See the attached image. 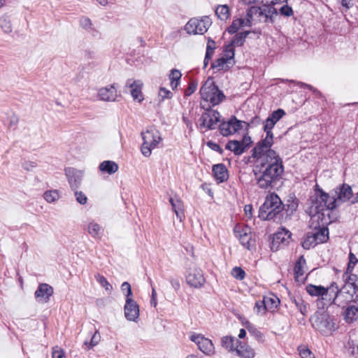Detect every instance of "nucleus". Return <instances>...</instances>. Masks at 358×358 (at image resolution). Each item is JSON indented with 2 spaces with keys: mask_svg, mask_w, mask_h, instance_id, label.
Masks as SVG:
<instances>
[{
  "mask_svg": "<svg viewBox=\"0 0 358 358\" xmlns=\"http://www.w3.org/2000/svg\"><path fill=\"white\" fill-rule=\"evenodd\" d=\"M60 197V192L57 189L47 190L43 193V199L49 203L56 202Z\"/></svg>",
  "mask_w": 358,
  "mask_h": 358,
  "instance_id": "f704fd0d",
  "label": "nucleus"
},
{
  "mask_svg": "<svg viewBox=\"0 0 358 358\" xmlns=\"http://www.w3.org/2000/svg\"><path fill=\"white\" fill-rule=\"evenodd\" d=\"M189 340L195 343L197 348L205 355L212 357L215 354V347L213 342L199 333H191Z\"/></svg>",
  "mask_w": 358,
  "mask_h": 358,
  "instance_id": "9b49d317",
  "label": "nucleus"
},
{
  "mask_svg": "<svg viewBox=\"0 0 358 358\" xmlns=\"http://www.w3.org/2000/svg\"><path fill=\"white\" fill-rule=\"evenodd\" d=\"M358 290V283L355 285H350V283H345L344 286L338 291V287L334 285V292H336L335 301L340 302L350 301L353 299L354 295Z\"/></svg>",
  "mask_w": 358,
  "mask_h": 358,
  "instance_id": "f3484780",
  "label": "nucleus"
},
{
  "mask_svg": "<svg viewBox=\"0 0 358 358\" xmlns=\"http://www.w3.org/2000/svg\"><path fill=\"white\" fill-rule=\"evenodd\" d=\"M52 358H65L63 350L57 346L52 348Z\"/></svg>",
  "mask_w": 358,
  "mask_h": 358,
  "instance_id": "4d7b16f0",
  "label": "nucleus"
},
{
  "mask_svg": "<svg viewBox=\"0 0 358 358\" xmlns=\"http://www.w3.org/2000/svg\"><path fill=\"white\" fill-rule=\"evenodd\" d=\"M306 260L303 256H301L294 266V277L297 282H302L304 280V266Z\"/></svg>",
  "mask_w": 358,
  "mask_h": 358,
  "instance_id": "c756f323",
  "label": "nucleus"
},
{
  "mask_svg": "<svg viewBox=\"0 0 358 358\" xmlns=\"http://www.w3.org/2000/svg\"><path fill=\"white\" fill-rule=\"evenodd\" d=\"M182 120L184 123L186 124L187 127L189 128L190 130H192V122L189 120V118L185 116H183Z\"/></svg>",
  "mask_w": 358,
  "mask_h": 358,
  "instance_id": "774afa93",
  "label": "nucleus"
},
{
  "mask_svg": "<svg viewBox=\"0 0 358 358\" xmlns=\"http://www.w3.org/2000/svg\"><path fill=\"white\" fill-rule=\"evenodd\" d=\"M280 13L285 17H290L293 15L292 8L288 5H284L279 10Z\"/></svg>",
  "mask_w": 358,
  "mask_h": 358,
  "instance_id": "6e6d98bb",
  "label": "nucleus"
},
{
  "mask_svg": "<svg viewBox=\"0 0 358 358\" xmlns=\"http://www.w3.org/2000/svg\"><path fill=\"white\" fill-rule=\"evenodd\" d=\"M244 211L246 216L248 218H251L252 216V207L251 205H245L244 207Z\"/></svg>",
  "mask_w": 358,
  "mask_h": 358,
  "instance_id": "338daca9",
  "label": "nucleus"
},
{
  "mask_svg": "<svg viewBox=\"0 0 358 358\" xmlns=\"http://www.w3.org/2000/svg\"><path fill=\"white\" fill-rule=\"evenodd\" d=\"M234 49L232 45H227L220 58L215 60L211 67L217 71L227 70L234 64Z\"/></svg>",
  "mask_w": 358,
  "mask_h": 358,
  "instance_id": "f8f14e48",
  "label": "nucleus"
},
{
  "mask_svg": "<svg viewBox=\"0 0 358 358\" xmlns=\"http://www.w3.org/2000/svg\"><path fill=\"white\" fill-rule=\"evenodd\" d=\"M292 233L285 228H280L275 232L271 243V249L277 251L286 247L291 241Z\"/></svg>",
  "mask_w": 358,
  "mask_h": 358,
  "instance_id": "4468645a",
  "label": "nucleus"
},
{
  "mask_svg": "<svg viewBox=\"0 0 358 358\" xmlns=\"http://www.w3.org/2000/svg\"><path fill=\"white\" fill-rule=\"evenodd\" d=\"M299 86L301 87L308 88V90L313 91V93H315L316 94H320V92L318 90H317L315 87H313V86H311L310 85H308V84H306V83H299Z\"/></svg>",
  "mask_w": 358,
  "mask_h": 358,
  "instance_id": "69168bd1",
  "label": "nucleus"
},
{
  "mask_svg": "<svg viewBox=\"0 0 358 358\" xmlns=\"http://www.w3.org/2000/svg\"><path fill=\"white\" fill-rule=\"evenodd\" d=\"M215 14L221 20H226L230 15L229 8L227 5H220L215 9Z\"/></svg>",
  "mask_w": 358,
  "mask_h": 358,
  "instance_id": "58836bf2",
  "label": "nucleus"
},
{
  "mask_svg": "<svg viewBox=\"0 0 358 358\" xmlns=\"http://www.w3.org/2000/svg\"><path fill=\"white\" fill-rule=\"evenodd\" d=\"M214 49H215V42L211 39H208V43H207V48H206V57L204 59V65L205 66L207 65L208 60L211 57L212 55L213 54Z\"/></svg>",
  "mask_w": 358,
  "mask_h": 358,
  "instance_id": "49530a36",
  "label": "nucleus"
},
{
  "mask_svg": "<svg viewBox=\"0 0 358 358\" xmlns=\"http://www.w3.org/2000/svg\"><path fill=\"white\" fill-rule=\"evenodd\" d=\"M200 94L202 99L212 106L219 104L225 98L222 92L218 89L213 79L210 78H208L203 85L200 90Z\"/></svg>",
  "mask_w": 358,
  "mask_h": 358,
  "instance_id": "6e6552de",
  "label": "nucleus"
},
{
  "mask_svg": "<svg viewBox=\"0 0 358 358\" xmlns=\"http://www.w3.org/2000/svg\"><path fill=\"white\" fill-rule=\"evenodd\" d=\"M225 148L226 149L233 152L236 155L243 154L245 149L243 142H241L239 141H230L226 145Z\"/></svg>",
  "mask_w": 358,
  "mask_h": 358,
  "instance_id": "473e14b6",
  "label": "nucleus"
},
{
  "mask_svg": "<svg viewBox=\"0 0 358 358\" xmlns=\"http://www.w3.org/2000/svg\"><path fill=\"white\" fill-rule=\"evenodd\" d=\"M275 123L270 118L267 117L264 123V131L266 134H273L272 129L274 127Z\"/></svg>",
  "mask_w": 358,
  "mask_h": 358,
  "instance_id": "5fc2aeb1",
  "label": "nucleus"
},
{
  "mask_svg": "<svg viewBox=\"0 0 358 358\" xmlns=\"http://www.w3.org/2000/svg\"><path fill=\"white\" fill-rule=\"evenodd\" d=\"M95 279L97 281V282L102 287H103L107 292H108V293L112 292L113 286L110 284V282L107 280V279L104 276H103L100 274H96V275H95Z\"/></svg>",
  "mask_w": 358,
  "mask_h": 358,
  "instance_id": "ea45409f",
  "label": "nucleus"
},
{
  "mask_svg": "<svg viewBox=\"0 0 358 358\" xmlns=\"http://www.w3.org/2000/svg\"><path fill=\"white\" fill-rule=\"evenodd\" d=\"M250 21L249 20L247 14L240 18L234 20L228 28V31L230 34H234L241 29L251 27Z\"/></svg>",
  "mask_w": 358,
  "mask_h": 358,
  "instance_id": "393cba45",
  "label": "nucleus"
},
{
  "mask_svg": "<svg viewBox=\"0 0 358 358\" xmlns=\"http://www.w3.org/2000/svg\"><path fill=\"white\" fill-rule=\"evenodd\" d=\"M79 24L83 29L87 31H92L95 30L91 20L87 17H81L79 20Z\"/></svg>",
  "mask_w": 358,
  "mask_h": 358,
  "instance_id": "c03bdc74",
  "label": "nucleus"
},
{
  "mask_svg": "<svg viewBox=\"0 0 358 358\" xmlns=\"http://www.w3.org/2000/svg\"><path fill=\"white\" fill-rule=\"evenodd\" d=\"M248 123L238 120L236 117H231L229 121L224 122L220 125V131L222 136H228L238 132L243 127L247 128Z\"/></svg>",
  "mask_w": 358,
  "mask_h": 358,
  "instance_id": "ddd939ff",
  "label": "nucleus"
},
{
  "mask_svg": "<svg viewBox=\"0 0 358 358\" xmlns=\"http://www.w3.org/2000/svg\"><path fill=\"white\" fill-rule=\"evenodd\" d=\"M321 199L319 196L315 197L314 203H310L309 207L310 214V226L314 229H318L313 235L315 238L317 244L324 243L328 240V229L327 225L331 224L335 217L331 215L329 213V209H322L317 206V201L318 199Z\"/></svg>",
  "mask_w": 358,
  "mask_h": 358,
  "instance_id": "f03ea898",
  "label": "nucleus"
},
{
  "mask_svg": "<svg viewBox=\"0 0 358 358\" xmlns=\"http://www.w3.org/2000/svg\"><path fill=\"white\" fill-rule=\"evenodd\" d=\"M75 191V197L78 203L81 205H85L87 201V198L86 195L81 191Z\"/></svg>",
  "mask_w": 358,
  "mask_h": 358,
  "instance_id": "603ef678",
  "label": "nucleus"
},
{
  "mask_svg": "<svg viewBox=\"0 0 358 358\" xmlns=\"http://www.w3.org/2000/svg\"><path fill=\"white\" fill-rule=\"evenodd\" d=\"M282 209V203L276 194L268 195L263 205L260 207L259 217L264 220L275 217Z\"/></svg>",
  "mask_w": 358,
  "mask_h": 358,
  "instance_id": "423d86ee",
  "label": "nucleus"
},
{
  "mask_svg": "<svg viewBox=\"0 0 358 358\" xmlns=\"http://www.w3.org/2000/svg\"><path fill=\"white\" fill-rule=\"evenodd\" d=\"M143 143L141 148L143 155L148 157L152 151L159 147L162 141L160 132L154 127H149L141 132Z\"/></svg>",
  "mask_w": 358,
  "mask_h": 358,
  "instance_id": "39448f33",
  "label": "nucleus"
},
{
  "mask_svg": "<svg viewBox=\"0 0 358 358\" xmlns=\"http://www.w3.org/2000/svg\"><path fill=\"white\" fill-rule=\"evenodd\" d=\"M85 229L92 238L96 239H101L104 232L103 227L94 220H89Z\"/></svg>",
  "mask_w": 358,
  "mask_h": 358,
  "instance_id": "b1692460",
  "label": "nucleus"
},
{
  "mask_svg": "<svg viewBox=\"0 0 358 358\" xmlns=\"http://www.w3.org/2000/svg\"><path fill=\"white\" fill-rule=\"evenodd\" d=\"M306 289L310 296H323L327 295L329 290L334 292V283L331 284L329 288H325L321 285L317 286L309 284L306 286Z\"/></svg>",
  "mask_w": 358,
  "mask_h": 358,
  "instance_id": "a878e982",
  "label": "nucleus"
},
{
  "mask_svg": "<svg viewBox=\"0 0 358 358\" xmlns=\"http://www.w3.org/2000/svg\"><path fill=\"white\" fill-rule=\"evenodd\" d=\"M239 343L238 338L230 336H225L221 338V346L231 353L236 352Z\"/></svg>",
  "mask_w": 358,
  "mask_h": 358,
  "instance_id": "bb28decb",
  "label": "nucleus"
},
{
  "mask_svg": "<svg viewBox=\"0 0 358 358\" xmlns=\"http://www.w3.org/2000/svg\"><path fill=\"white\" fill-rule=\"evenodd\" d=\"M312 327L322 335H331L334 331V323L329 313L324 310L316 311L310 318Z\"/></svg>",
  "mask_w": 358,
  "mask_h": 358,
  "instance_id": "0eeeda50",
  "label": "nucleus"
},
{
  "mask_svg": "<svg viewBox=\"0 0 358 358\" xmlns=\"http://www.w3.org/2000/svg\"><path fill=\"white\" fill-rule=\"evenodd\" d=\"M317 244V243L316 242V240H315V238L314 237V236L313 235V234H308L305 238L302 241V247L306 249V250H308L310 249V248H313L314 246H315Z\"/></svg>",
  "mask_w": 358,
  "mask_h": 358,
  "instance_id": "79ce46f5",
  "label": "nucleus"
},
{
  "mask_svg": "<svg viewBox=\"0 0 358 358\" xmlns=\"http://www.w3.org/2000/svg\"><path fill=\"white\" fill-rule=\"evenodd\" d=\"M273 144V134H266L265 138L254 148L253 157L257 163L263 164L266 162L267 159L273 158V156L275 158L280 157L274 150L271 149Z\"/></svg>",
  "mask_w": 358,
  "mask_h": 358,
  "instance_id": "20e7f679",
  "label": "nucleus"
},
{
  "mask_svg": "<svg viewBox=\"0 0 358 358\" xmlns=\"http://www.w3.org/2000/svg\"><path fill=\"white\" fill-rule=\"evenodd\" d=\"M285 115V112L282 109H278L273 111L268 117L270 118L274 123H277L280 119Z\"/></svg>",
  "mask_w": 358,
  "mask_h": 358,
  "instance_id": "09e8293b",
  "label": "nucleus"
},
{
  "mask_svg": "<svg viewBox=\"0 0 358 358\" xmlns=\"http://www.w3.org/2000/svg\"><path fill=\"white\" fill-rule=\"evenodd\" d=\"M212 24L211 19L208 16L191 18L185 25V30L188 34H205Z\"/></svg>",
  "mask_w": 358,
  "mask_h": 358,
  "instance_id": "9d476101",
  "label": "nucleus"
},
{
  "mask_svg": "<svg viewBox=\"0 0 358 358\" xmlns=\"http://www.w3.org/2000/svg\"><path fill=\"white\" fill-rule=\"evenodd\" d=\"M97 96L99 100L106 102L116 101L119 96L116 84H111L99 89Z\"/></svg>",
  "mask_w": 358,
  "mask_h": 358,
  "instance_id": "6ab92c4d",
  "label": "nucleus"
},
{
  "mask_svg": "<svg viewBox=\"0 0 358 358\" xmlns=\"http://www.w3.org/2000/svg\"><path fill=\"white\" fill-rule=\"evenodd\" d=\"M255 310L259 314L265 313L266 310H267V308L266 306V303H264V299L262 301H258L256 302L255 306Z\"/></svg>",
  "mask_w": 358,
  "mask_h": 358,
  "instance_id": "864d4df0",
  "label": "nucleus"
},
{
  "mask_svg": "<svg viewBox=\"0 0 358 358\" xmlns=\"http://www.w3.org/2000/svg\"><path fill=\"white\" fill-rule=\"evenodd\" d=\"M173 96L171 91L166 87H161L158 91V99L159 102L164 101L165 99H171Z\"/></svg>",
  "mask_w": 358,
  "mask_h": 358,
  "instance_id": "37998d69",
  "label": "nucleus"
},
{
  "mask_svg": "<svg viewBox=\"0 0 358 358\" xmlns=\"http://www.w3.org/2000/svg\"><path fill=\"white\" fill-rule=\"evenodd\" d=\"M100 341H101V336H100L99 331H96L95 333L93 334L89 344H88L87 341H85L84 343V345L87 346L86 349L89 350V349L92 348L93 347L96 346V345H98V343H99Z\"/></svg>",
  "mask_w": 358,
  "mask_h": 358,
  "instance_id": "de8ad7c7",
  "label": "nucleus"
},
{
  "mask_svg": "<svg viewBox=\"0 0 358 358\" xmlns=\"http://www.w3.org/2000/svg\"><path fill=\"white\" fill-rule=\"evenodd\" d=\"M320 196L321 199L317 198V206L322 209H329V213H331V210L335 209L341 203L348 201L352 196V191L351 187L346 184H343L338 189L332 193L331 196H329L327 193L324 192L322 189H315L314 193L310 196V203H314L315 197Z\"/></svg>",
  "mask_w": 358,
  "mask_h": 358,
  "instance_id": "7ed1b4c3",
  "label": "nucleus"
},
{
  "mask_svg": "<svg viewBox=\"0 0 358 358\" xmlns=\"http://www.w3.org/2000/svg\"><path fill=\"white\" fill-rule=\"evenodd\" d=\"M234 233L243 246L246 248L248 250L252 249L255 241L252 238L251 231L249 227L236 226L234 228Z\"/></svg>",
  "mask_w": 358,
  "mask_h": 358,
  "instance_id": "a211bd4d",
  "label": "nucleus"
},
{
  "mask_svg": "<svg viewBox=\"0 0 358 358\" xmlns=\"http://www.w3.org/2000/svg\"><path fill=\"white\" fill-rule=\"evenodd\" d=\"M99 169L102 173L112 175L118 171L119 166L115 162L106 160L99 164Z\"/></svg>",
  "mask_w": 358,
  "mask_h": 358,
  "instance_id": "7c9ffc66",
  "label": "nucleus"
},
{
  "mask_svg": "<svg viewBox=\"0 0 358 358\" xmlns=\"http://www.w3.org/2000/svg\"><path fill=\"white\" fill-rule=\"evenodd\" d=\"M257 183L262 189L272 187L278 180L284 172V166L280 157L267 159L263 164L255 161L253 169Z\"/></svg>",
  "mask_w": 358,
  "mask_h": 358,
  "instance_id": "f257e3e1",
  "label": "nucleus"
},
{
  "mask_svg": "<svg viewBox=\"0 0 358 358\" xmlns=\"http://www.w3.org/2000/svg\"><path fill=\"white\" fill-rule=\"evenodd\" d=\"M197 88V83L192 81L189 83L188 87L185 91V96H189L192 94Z\"/></svg>",
  "mask_w": 358,
  "mask_h": 358,
  "instance_id": "13d9d810",
  "label": "nucleus"
},
{
  "mask_svg": "<svg viewBox=\"0 0 358 358\" xmlns=\"http://www.w3.org/2000/svg\"><path fill=\"white\" fill-rule=\"evenodd\" d=\"M124 310V316L127 320L137 321L139 317V306L133 299H126Z\"/></svg>",
  "mask_w": 358,
  "mask_h": 358,
  "instance_id": "412c9836",
  "label": "nucleus"
},
{
  "mask_svg": "<svg viewBox=\"0 0 358 358\" xmlns=\"http://www.w3.org/2000/svg\"><path fill=\"white\" fill-rule=\"evenodd\" d=\"M187 283L195 288L201 287L205 283L202 271L195 265H191L187 268L186 274Z\"/></svg>",
  "mask_w": 358,
  "mask_h": 358,
  "instance_id": "2eb2a0df",
  "label": "nucleus"
},
{
  "mask_svg": "<svg viewBox=\"0 0 358 358\" xmlns=\"http://www.w3.org/2000/svg\"><path fill=\"white\" fill-rule=\"evenodd\" d=\"M263 299L264 301V303H266L267 310H274L280 303V300L275 295L264 296Z\"/></svg>",
  "mask_w": 358,
  "mask_h": 358,
  "instance_id": "4c0bfd02",
  "label": "nucleus"
},
{
  "mask_svg": "<svg viewBox=\"0 0 358 358\" xmlns=\"http://www.w3.org/2000/svg\"><path fill=\"white\" fill-rule=\"evenodd\" d=\"M276 13V10L273 7L263 4L261 7L251 6L247 10L246 14L252 25L258 22H267L272 15Z\"/></svg>",
  "mask_w": 358,
  "mask_h": 358,
  "instance_id": "1a4fd4ad",
  "label": "nucleus"
},
{
  "mask_svg": "<svg viewBox=\"0 0 358 358\" xmlns=\"http://www.w3.org/2000/svg\"><path fill=\"white\" fill-rule=\"evenodd\" d=\"M121 290L124 294L126 299H132L131 285L127 282H124L121 285Z\"/></svg>",
  "mask_w": 358,
  "mask_h": 358,
  "instance_id": "3c124183",
  "label": "nucleus"
},
{
  "mask_svg": "<svg viewBox=\"0 0 358 358\" xmlns=\"http://www.w3.org/2000/svg\"><path fill=\"white\" fill-rule=\"evenodd\" d=\"M182 76L181 72L178 69H172L169 75V78L171 81V87L172 90H176L180 85V78Z\"/></svg>",
  "mask_w": 358,
  "mask_h": 358,
  "instance_id": "72a5a7b5",
  "label": "nucleus"
},
{
  "mask_svg": "<svg viewBox=\"0 0 358 358\" xmlns=\"http://www.w3.org/2000/svg\"><path fill=\"white\" fill-rule=\"evenodd\" d=\"M0 27L3 31L6 34L10 33L13 30L10 20L6 17L0 18Z\"/></svg>",
  "mask_w": 358,
  "mask_h": 358,
  "instance_id": "a18cd8bd",
  "label": "nucleus"
},
{
  "mask_svg": "<svg viewBox=\"0 0 358 358\" xmlns=\"http://www.w3.org/2000/svg\"><path fill=\"white\" fill-rule=\"evenodd\" d=\"M358 317V308L355 306H350L347 308L345 312V320L347 322H352Z\"/></svg>",
  "mask_w": 358,
  "mask_h": 358,
  "instance_id": "c9c22d12",
  "label": "nucleus"
},
{
  "mask_svg": "<svg viewBox=\"0 0 358 358\" xmlns=\"http://www.w3.org/2000/svg\"><path fill=\"white\" fill-rule=\"evenodd\" d=\"M357 262H358V259L356 258L355 255L353 253L350 252L349 264H348V268H347L348 272L352 271L355 265L357 264Z\"/></svg>",
  "mask_w": 358,
  "mask_h": 358,
  "instance_id": "bf43d9fd",
  "label": "nucleus"
},
{
  "mask_svg": "<svg viewBox=\"0 0 358 358\" xmlns=\"http://www.w3.org/2000/svg\"><path fill=\"white\" fill-rule=\"evenodd\" d=\"M231 274L234 278L239 280L244 279V278L245 276V271L241 267H238V266L234 267L231 270Z\"/></svg>",
  "mask_w": 358,
  "mask_h": 358,
  "instance_id": "8fccbe9b",
  "label": "nucleus"
},
{
  "mask_svg": "<svg viewBox=\"0 0 358 358\" xmlns=\"http://www.w3.org/2000/svg\"><path fill=\"white\" fill-rule=\"evenodd\" d=\"M169 202L172 206V209L176 215V217L182 221L184 218V209H183V203L182 201L178 197L169 199Z\"/></svg>",
  "mask_w": 358,
  "mask_h": 358,
  "instance_id": "cd10ccee",
  "label": "nucleus"
},
{
  "mask_svg": "<svg viewBox=\"0 0 358 358\" xmlns=\"http://www.w3.org/2000/svg\"><path fill=\"white\" fill-rule=\"evenodd\" d=\"M213 172L216 180L218 182H222L227 179V170L222 164H215L213 167Z\"/></svg>",
  "mask_w": 358,
  "mask_h": 358,
  "instance_id": "2f4dec72",
  "label": "nucleus"
},
{
  "mask_svg": "<svg viewBox=\"0 0 358 358\" xmlns=\"http://www.w3.org/2000/svg\"><path fill=\"white\" fill-rule=\"evenodd\" d=\"M235 353L241 358H254L255 355L254 350L251 347L246 344L243 345L241 341Z\"/></svg>",
  "mask_w": 358,
  "mask_h": 358,
  "instance_id": "c85d7f7f",
  "label": "nucleus"
},
{
  "mask_svg": "<svg viewBox=\"0 0 358 358\" xmlns=\"http://www.w3.org/2000/svg\"><path fill=\"white\" fill-rule=\"evenodd\" d=\"M345 283H350V285H355L358 283V278L356 275L350 274L348 277L347 281Z\"/></svg>",
  "mask_w": 358,
  "mask_h": 358,
  "instance_id": "e2e57ef3",
  "label": "nucleus"
},
{
  "mask_svg": "<svg viewBox=\"0 0 358 358\" xmlns=\"http://www.w3.org/2000/svg\"><path fill=\"white\" fill-rule=\"evenodd\" d=\"M143 83L140 80H134L129 79L126 83V86L131 88V96L135 101L141 102L143 97L141 92Z\"/></svg>",
  "mask_w": 358,
  "mask_h": 358,
  "instance_id": "5701e85b",
  "label": "nucleus"
},
{
  "mask_svg": "<svg viewBox=\"0 0 358 358\" xmlns=\"http://www.w3.org/2000/svg\"><path fill=\"white\" fill-rule=\"evenodd\" d=\"M299 355L301 358H314V355L312 352L306 348H301L299 349Z\"/></svg>",
  "mask_w": 358,
  "mask_h": 358,
  "instance_id": "052dcab7",
  "label": "nucleus"
},
{
  "mask_svg": "<svg viewBox=\"0 0 358 358\" xmlns=\"http://www.w3.org/2000/svg\"><path fill=\"white\" fill-rule=\"evenodd\" d=\"M22 166L25 170L31 171L37 166V164L34 162H25Z\"/></svg>",
  "mask_w": 358,
  "mask_h": 358,
  "instance_id": "680f3d73",
  "label": "nucleus"
},
{
  "mask_svg": "<svg viewBox=\"0 0 358 358\" xmlns=\"http://www.w3.org/2000/svg\"><path fill=\"white\" fill-rule=\"evenodd\" d=\"M34 294L38 301L46 303L53 294V288L46 283H41L38 285Z\"/></svg>",
  "mask_w": 358,
  "mask_h": 358,
  "instance_id": "4be33fe9",
  "label": "nucleus"
},
{
  "mask_svg": "<svg viewBox=\"0 0 358 358\" xmlns=\"http://www.w3.org/2000/svg\"><path fill=\"white\" fill-rule=\"evenodd\" d=\"M292 302L295 304L296 308L303 315H306L308 310V304L306 303L301 297H294Z\"/></svg>",
  "mask_w": 358,
  "mask_h": 358,
  "instance_id": "e433bc0d",
  "label": "nucleus"
},
{
  "mask_svg": "<svg viewBox=\"0 0 358 358\" xmlns=\"http://www.w3.org/2000/svg\"><path fill=\"white\" fill-rule=\"evenodd\" d=\"M65 175L71 189L72 190L78 189L81 184L83 171L69 167L65 169Z\"/></svg>",
  "mask_w": 358,
  "mask_h": 358,
  "instance_id": "aec40b11",
  "label": "nucleus"
},
{
  "mask_svg": "<svg viewBox=\"0 0 358 358\" xmlns=\"http://www.w3.org/2000/svg\"><path fill=\"white\" fill-rule=\"evenodd\" d=\"M249 33H250V31H245L240 32V33L237 34L236 35H235L234 36V38L231 41V44H230L229 45H232L233 48H234V45H237V46L241 45L243 43L245 38L249 34Z\"/></svg>",
  "mask_w": 358,
  "mask_h": 358,
  "instance_id": "a19ab883",
  "label": "nucleus"
},
{
  "mask_svg": "<svg viewBox=\"0 0 358 358\" xmlns=\"http://www.w3.org/2000/svg\"><path fill=\"white\" fill-rule=\"evenodd\" d=\"M220 113L214 110H209L202 114L199 118V127L202 129H213L220 121Z\"/></svg>",
  "mask_w": 358,
  "mask_h": 358,
  "instance_id": "dca6fc26",
  "label": "nucleus"
},
{
  "mask_svg": "<svg viewBox=\"0 0 358 358\" xmlns=\"http://www.w3.org/2000/svg\"><path fill=\"white\" fill-rule=\"evenodd\" d=\"M287 0H262L265 6H271L272 5L278 4L283 1L287 2Z\"/></svg>",
  "mask_w": 358,
  "mask_h": 358,
  "instance_id": "0e129e2a",
  "label": "nucleus"
}]
</instances>
